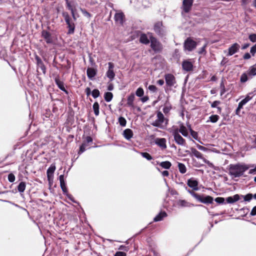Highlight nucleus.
Instances as JSON below:
<instances>
[{
  "label": "nucleus",
  "mask_w": 256,
  "mask_h": 256,
  "mask_svg": "<svg viewBox=\"0 0 256 256\" xmlns=\"http://www.w3.org/2000/svg\"><path fill=\"white\" fill-rule=\"evenodd\" d=\"M56 166L54 164H52L48 168L46 171L47 178L48 180H50V178L53 176V174L56 170Z\"/></svg>",
  "instance_id": "4be33fe9"
},
{
  "label": "nucleus",
  "mask_w": 256,
  "mask_h": 256,
  "mask_svg": "<svg viewBox=\"0 0 256 256\" xmlns=\"http://www.w3.org/2000/svg\"><path fill=\"white\" fill-rule=\"evenodd\" d=\"M182 68L186 72H190L193 70V64L190 60H184L182 62Z\"/></svg>",
  "instance_id": "ddd939ff"
},
{
  "label": "nucleus",
  "mask_w": 256,
  "mask_h": 256,
  "mask_svg": "<svg viewBox=\"0 0 256 256\" xmlns=\"http://www.w3.org/2000/svg\"><path fill=\"white\" fill-rule=\"evenodd\" d=\"M62 16L64 18L66 24L68 26V31L67 34H72L74 32L75 24L72 18L70 17L68 14L66 12L62 13Z\"/></svg>",
  "instance_id": "20e7f679"
},
{
  "label": "nucleus",
  "mask_w": 256,
  "mask_h": 256,
  "mask_svg": "<svg viewBox=\"0 0 256 256\" xmlns=\"http://www.w3.org/2000/svg\"><path fill=\"white\" fill-rule=\"evenodd\" d=\"M250 174H256V166H254V168H252L249 171Z\"/></svg>",
  "instance_id": "774afa93"
},
{
  "label": "nucleus",
  "mask_w": 256,
  "mask_h": 256,
  "mask_svg": "<svg viewBox=\"0 0 256 256\" xmlns=\"http://www.w3.org/2000/svg\"><path fill=\"white\" fill-rule=\"evenodd\" d=\"M253 94L252 92H250L248 94L246 98L242 100V101L246 104L247 102H248L250 100H251L253 97Z\"/></svg>",
  "instance_id": "4c0bfd02"
},
{
  "label": "nucleus",
  "mask_w": 256,
  "mask_h": 256,
  "mask_svg": "<svg viewBox=\"0 0 256 256\" xmlns=\"http://www.w3.org/2000/svg\"><path fill=\"white\" fill-rule=\"evenodd\" d=\"M194 0H183L182 4V10L186 12H189L191 9L193 4Z\"/></svg>",
  "instance_id": "9b49d317"
},
{
  "label": "nucleus",
  "mask_w": 256,
  "mask_h": 256,
  "mask_svg": "<svg viewBox=\"0 0 256 256\" xmlns=\"http://www.w3.org/2000/svg\"><path fill=\"white\" fill-rule=\"evenodd\" d=\"M150 34V48L155 53L160 52L162 50V44L157 40L156 38L153 36L152 34Z\"/></svg>",
  "instance_id": "39448f33"
},
{
  "label": "nucleus",
  "mask_w": 256,
  "mask_h": 256,
  "mask_svg": "<svg viewBox=\"0 0 256 256\" xmlns=\"http://www.w3.org/2000/svg\"><path fill=\"white\" fill-rule=\"evenodd\" d=\"M178 170H179L181 174H184L186 173V168L185 165L182 163H180V162L178 163Z\"/></svg>",
  "instance_id": "473e14b6"
},
{
  "label": "nucleus",
  "mask_w": 256,
  "mask_h": 256,
  "mask_svg": "<svg viewBox=\"0 0 256 256\" xmlns=\"http://www.w3.org/2000/svg\"><path fill=\"white\" fill-rule=\"evenodd\" d=\"M220 101H218V100H215L214 101V102H212L211 104V106L212 108H216L220 112L221 110V108L220 107H218V104H220Z\"/></svg>",
  "instance_id": "a18cd8bd"
},
{
  "label": "nucleus",
  "mask_w": 256,
  "mask_h": 256,
  "mask_svg": "<svg viewBox=\"0 0 256 256\" xmlns=\"http://www.w3.org/2000/svg\"><path fill=\"white\" fill-rule=\"evenodd\" d=\"M124 16L122 12H118L114 15V18L116 23L122 24L124 22Z\"/></svg>",
  "instance_id": "a211bd4d"
},
{
  "label": "nucleus",
  "mask_w": 256,
  "mask_h": 256,
  "mask_svg": "<svg viewBox=\"0 0 256 256\" xmlns=\"http://www.w3.org/2000/svg\"><path fill=\"white\" fill-rule=\"evenodd\" d=\"M177 206L178 207H190L192 206H193V204H190L185 200H180L177 202Z\"/></svg>",
  "instance_id": "bb28decb"
},
{
  "label": "nucleus",
  "mask_w": 256,
  "mask_h": 256,
  "mask_svg": "<svg viewBox=\"0 0 256 256\" xmlns=\"http://www.w3.org/2000/svg\"><path fill=\"white\" fill-rule=\"evenodd\" d=\"M240 199V196L236 194L233 196L228 197L226 199L227 203L232 204L236 202L239 200Z\"/></svg>",
  "instance_id": "393cba45"
},
{
  "label": "nucleus",
  "mask_w": 256,
  "mask_h": 256,
  "mask_svg": "<svg viewBox=\"0 0 256 256\" xmlns=\"http://www.w3.org/2000/svg\"><path fill=\"white\" fill-rule=\"evenodd\" d=\"M8 180L10 182H13L15 180V176L12 174H10L8 175Z\"/></svg>",
  "instance_id": "864d4df0"
},
{
  "label": "nucleus",
  "mask_w": 256,
  "mask_h": 256,
  "mask_svg": "<svg viewBox=\"0 0 256 256\" xmlns=\"http://www.w3.org/2000/svg\"><path fill=\"white\" fill-rule=\"evenodd\" d=\"M35 59L36 60V64L38 68H40L42 71V72L44 74L46 73V68L42 60L38 56H35Z\"/></svg>",
  "instance_id": "f3484780"
},
{
  "label": "nucleus",
  "mask_w": 256,
  "mask_h": 256,
  "mask_svg": "<svg viewBox=\"0 0 256 256\" xmlns=\"http://www.w3.org/2000/svg\"><path fill=\"white\" fill-rule=\"evenodd\" d=\"M144 93L143 89L141 88H139L136 90V94L138 97H141L144 95Z\"/></svg>",
  "instance_id": "de8ad7c7"
},
{
  "label": "nucleus",
  "mask_w": 256,
  "mask_h": 256,
  "mask_svg": "<svg viewBox=\"0 0 256 256\" xmlns=\"http://www.w3.org/2000/svg\"><path fill=\"white\" fill-rule=\"evenodd\" d=\"M138 33L140 34V38L139 41L141 44H148L150 42V34H148L149 36H148V34L142 33L138 31Z\"/></svg>",
  "instance_id": "2eb2a0df"
},
{
  "label": "nucleus",
  "mask_w": 256,
  "mask_h": 256,
  "mask_svg": "<svg viewBox=\"0 0 256 256\" xmlns=\"http://www.w3.org/2000/svg\"><path fill=\"white\" fill-rule=\"evenodd\" d=\"M59 180L60 182V186L62 189L64 188H66V184L64 180V174H61L59 176Z\"/></svg>",
  "instance_id": "72a5a7b5"
},
{
  "label": "nucleus",
  "mask_w": 256,
  "mask_h": 256,
  "mask_svg": "<svg viewBox=\"0 0 256 256\" xmlns=\"http://www.w3.org/2000/svg\"><path fill=\"white\" fill-rule=\"evenodd\" d=\"M198 184V181L194 178L188 179L187 182L188 186L192 189V191L198 190H199Z\"/></svg>",
  "instance_id": "4468645a"
},
{
  "label": "nucleus",
  "mask_w": 256,
  "mask_h": 256,
  "mask_svg": "<svg viewBox=\"0 0 256 256\" xmlns=\"http://www.w3.org/2000/svg\"><path fill=\"white\" fill-rule=\"evenodd\" d=\"M172 108V106L170 104L166 103L163 108V112L165 114H168Z\"/></svg>",
  "instance_id": "e433bc0d"
},
{
  "label": "nucleus",
  "mask_w": 256,
  "mask_h": 256,
  "mask_svg": "<svg viewBox=\"0 0 256 256\" xmlns=\"http://www.w3.org/2000/svg\"><path fill=\"white\" fill-rule=\"evenodd\" d=\"M86 74L88 77L90 79L92 80L96 76V71L93 68H88L87 69Z\"/></svg>",
  "instance_id": "b1692460"
},
{
  "label": "nucleus",
  "mask_w": 256,
  "mask_h": 256,
  "mask_svg": "<svg viewBox=\"0 0 256 256\" xmlns=\"http://www.w3.org/2000/svg\"><path fill=\"white\" fill-rule=\"evenodd\" d=\"M215 201L219 204H222L224 203V198L222 197H218L215 198Z\"/></svg>",
  "instance_id": "3c124183"
},
{
  "label": "nucleus",
  "mask_w": 256,
  "mask_h": 256,
  "mask_svg": "<svg viewBox=\"0 0 256 256\" xmlns=\"http://www.w3.org/2000/svg\"><path fill=\"white\" fill-rule=\"evenodd\" d=\"M190 155L191 156H194L202 160L205 164H206L210 168H213L214 166V164L211 162L204 158L202 154L195 148H190Z\"/></svg>",
  "instance_id": "423d86ee"
},
{
  "label": "nucleus",
  "mask_w": 256,
  "mask_h": 256,
  "mask_svg": "<svg viewBox=\"0 0 256 256\" xmlns=\"http://www.w3.org/2000/svg\"><path fill=\"white\" fill-rule=\"evenodd\" d=\"M122 136L126 140H130L133 137L134 133L131 129L126 128L123 131Z\"/></svg>",
  "instance_id": "6ab92c4d"
},
{
  "label": "nucleus",
  "mask_w": 256,
  "mask_h": 256,
  "mask_svg": "<svg viewBox=\"0 0 256 256\" xmlns=\"http://www.w3.org/2000/svg\"><path fill=\"white\" fill-rule=\"evenodd\" d=\"M228 60L227 58H223L222 60L220 62V65L223 66H224L228 62Z\"/></svg>",
  "instance_id": "bf43d9fd"
},
{
  "label": "nucleus",
  "mask_w": 256,
  "mask_h": 256,
  "mask_svg": "<svg viewBox=\"0 0 256 256\" xmlns=\"http://www.w3.org/2000/svg\"><path fill=\"white\" fill-rule=\"evenodd\" d=\"M156 118L150 122V124L154 127L164 128L168 124V120L164 118L162 113L158 111L156 113Z\"/></svg>",
  "instance_id": "f03ea898"
},
{
  "label": "nucleus",
  "mask_w": 256,
  "mask_h": 256,
  "mask_svg": "<svg viewBox=\"0 0 256 256\" xmlns=\"http://www.w3.org/2000/svg\"><path fill=\"white\" fill-rule=\"evenodd\" d=\"M250 57H251V56H250V54L248 52L246 53L243 56V58L244 60H248L250 58Z\"/></svg>",
  "instance_id": "69168bd1"
},
{
  "label": "nucleus",
  "mask_w": 256,
  "mask_h": 256,
  "mask_svg": "<svg viewBox=\"0 0 256 256\" xmlns=\"http://www.w3.org/2000/svg\"><path fill=\"white\" fill-rule=\"evenodd\" d=\"M166 140L164 138H158L156 140V144L162 150L166 148Z\"/></svg>",
  "instance_id": "aec40b11"
},
{
  "label": "nucleus",
  "mask_w": 256,
  "mask_h": 256,
  "mask_svg": "<svg viewBox=\"0 0 256 256\" xmlns=\"http://www.w3.org/2000/svg\"><path fill=\"white\" fill-rule=\"evenodd\" d=\"M196 42L192 40L190 38H188L184 42V47L185 50L188 52L193 50L196 46Z\"/></svg>",
  "instance_id": "1a4fd4ad"
},
{
  "label": "nucleus",
  "mask_w": 256,
  "mask_h": 256,
  "mask_svg": "<svg viewBox=\"0 0 256 256\" xmlns=\"http://www.w3.org/2000/svg\"><path fill=\"white\" fill-rule=\"evenodd\" d=\"M108 70H114V64L111 62H110L108 63Z\"/></svg>",
  "instance_id": "0e129e2a"
},
{
  "label": "nucleus",
  "mask_w": 256,
  "mask_h": 256,
  "mask_svg": "<svg viewBox=\"0 0 256 256\" xmlns=\"http://www.w3.org/2000/svg\"><path fill=\"white\" fill-rule=\"evenodd\" d=\"M248 38L252 42H256V34H252L249 35Z\"/></svg>",
  "instance_id": "8fccbe9b"
},
{
  "label": "nucleus",
  "mask_w": 256,
  "mask_h": 256,
  "mask_svg": "<svg viewBox=\"0 0 256 256\" xmlns=\"http://www.w3.org/2000/svg\"><path fill=\"white\" fill-rule=\"evenodd\" d=\"M88 146V144H86V142H84L80 146V150H79V152H78V154H82V152H84L86 150V147Z\"/></svg>",
  "instance_id": "c03bdc74"
},
{
  "label": "nucleus",
  "mask_w": 256,
  "mask_h": 256,
  "mask_svg": "<svg viewBox=\"0 0 256 256\" xmlns=\"http://www.w3.org/2000/svg\"><path fill=\"white\" fill-rule=\"evenodd\" d=\"M164 78L166 84L168 86H173L176 84V78L172 74H166L164 76Z\"/></svg>",
  "instance_id": "f8f14e48"
},
{
  "label": "nucleus",
  "mask_w": 256,
  "mask_h": 256,
  "mask_svg": "<svg viewBox=\"0 0 256 256\" xmlns=\"http://www.w3.org/2000/svg\"><path fill=\"white\" fill-rule=\"evenodd\" d=\"M154 30L157 34L160 36H163L166 34V28L162 25V23L161 22H158L154 24Z\"/></svg>",
  "instance_id": "0eeeda50"
},
{
  "label": "nucleus",
  "mask_w": 256,
  "mask_h": 256,
  "mask_svg": "<svg viewBox=\"0 0 256 256\" xmlns=\"http://www.w3.org/2000/svg\"><path fill=\"white\" fill-rule=\"evenodd\" d=\"M250 52L252 56L254 55L256 52V44L250 48Z\"/></svg>",
  "instance_id": "6e6d98bb"
},
{
  "label": "nucleus",
  "mask_w": 256,
  "mask_h": 256,
  "mask_svg": "<svg viewBox=\"0 0 256 256\" xmlns=\"http://www.w3.org/2000/svg\"><path fill=\"white\" fill-rule=\"evenodd\" d=\"M148 90H149L150 91H151V92H156V90H157V88H156V87L155 86H154V85H150V86H148Z\"/></svg>",
  "instance_id": "5fc2aeb1"
},
{
  "label": "nucleus",
  "mask_w": 256,
  "mask_h": 256,
  "mask_svg": "<svg viewBox=\"0 0 256 256\" xmlns=\"http://www.w3.org/2000/svg\"><path fill=\"white\" fill-rule=\"evenodd\" d=\"M140 154L143 158L148 160H152V157L148 152H141Z\"/></svg>",
  "instance_id": "79ce46f5"
},
{
  "label": "nucleus",
  "mask_w": 256,
  "mask_h": 256,
  "mask_svg": "<svg viewBox=\"0 0 256 256\" xmlns=\"http://www.w3.org/2000/svg\"><path fill=\"white\" fill-rule=\"evenodd\" d=\"M113 98V94L111 92H106L104 94V98L106 102H110Z\"/></svg>",
  "instance_id": "2f4dec72"
},
{
  "label": "nucleus",
  "mask_w": 256,
  "mask_h": 256,
  "mask_svg": "<svg viewBox=\"0 0 256 256\" xmlns=\"http://www.w3.org/2000/svg\"><path fill=\"white\" fill-rule=\"evenodd\" d=\"M160 166L164 168L169 169L172 166V164L169 161H164L161 162L160 164Z\"/></svg>",
  "instance_id": "c756f323"
},
{
  "label": "nucleus",
  "mask_w": 256,
  "mask_h": 256,
  "mask_svg": "<svg viewBox=\"0 0 256 256\" xmlns=\"http://www.w3.org/2000/svg\"><path fill=\"white\" fill-rule=\"evenodd\" d=\"M100 92L98 90L94 89L92 92V95L94 98H97L100 96Z\"/></svg>",
  "instance_id": "49530a36"
},
{
  "label": "nucleus",
  "mask_w": 256,
  "mask_h": 256,
  "mask_svg": "<svg viewBox=\"0 0 256 256\" xmlns=\"http://www.w3.org/2000/svg\"><path fill=\"white\" fill-rule=\"evenodd\" d=\"M135 98V96L134 94H131L130 96H128L127 98V105L130 107H134V101Z\"/></svg>",
  "instance_id": "cd10ccee"
},
{
  "label": "nucleus",
  "mask_w": 256,
  "mask_h": 256,
  "mask_svg": "<svg viewBox=\"0 0 256 256\" xmlns=\"http://www.w3.org/2000/svg\"><path fill=\"white\" fill-rule=\"evenodd\" d=\"M118 122L122 126H125L126 124V120L124 118L120 116L118 118Z\"/></svg>",
  "instance_id": "a19ab883"
},
{
  "label": "nucleus",
  "mask_w": 256,
  "mask_h": 256,
  "mask_svg": "<svg viewBox=\"0 0 256 256\" xmlns=\"http://www.w3.org/2000/svg\"><path fill=\"white\" fill-rule=\"evenodd\" d=\"M172 136H174V140L176 144L181 146H186V140L178 132V129L174 130L172 132Z\"/></svg>",
  "instance_id": "6e6552de"
},
{
  "label": "nucleus",
  "mask_w": 256,
  "mask_h": 256,
  "mask_svg": "<svg viewBox=\"0 0 256 256\" xmlns=\"http://www.w3.org/2000/svg\"><path fill=\"white\" fill-rule=\"evenodd\" d=\"M106 76L110 79V81H112L115 76V74L114 70H108L106 73Z\"/></svg>",
  "instance_id": "f704fd0d"
},
{
  "label": "nucleus",
  "mask_w": 256,
  "mask_h": 256,
  "mask_svg": "<svg viewBox=\"0 0 256 256\" xmlns=\"http://www.w3.org/2000/svg\"><path fill=\"white\" fill-rule=\"evenodd\" d=\"M54 81H55V82H56V84L57 85L58 87L60 90L64 92L66 94H68V91L66 90V88H64V82L60 80L58 77H56L54 78Z\"/></svg>",
  "instance_id": "412c9836"
},
{
  "label": "nucleus",
  "mask_w": 256,
  "mask_h": 256,
  "mask_svg": "<svg viewBox=\"0 0 256 256\" xmlns=\"http://www.w3.org/2000/svg\"><path fill=\"white\" fill-rule=\"evenodd\" d=\"M92 142V139L90 136H86V140L84 142H86V144H88L90 142Z\"/></svg>",
  "instance_id": "052dcab7"
},
{
  "label": "nucleus",
  "mask_w": 256,
  "mask_h": 256,
  "mask_svg": "<svg viewBox=\"0 0 256 256\" xmlns=\"http://www.w3.org/2000/svg\"><path fill=\"white\" fill-rule=\"evenodd\" d=\"M241 197L244 198V200L246 202H250L253 198V194H248L246 196H241Z\"/></svg>",
  "instance_id": "58836bf2"
},
{
  "label": "nucleus",
  "mask_w": 256,
  "mask_h": 256,
  "mask_svg": "<svg viewBox=\"0 0 256 256\" xmlns=\"http://www.w3.org/2000/svg\"><path fill=\"white\" fill-rule=\"evenodd\" d=\"M66 4H67V8H68V9L70 10L71 12L72 11H74V9L72 8L70 4L68 2V0H66Z\"/></svg>",
  "instance_id": "e2e57ef3"
},
{
  "label": "nucleus",
  "mask_w": 256,
  "mask_h": 256,
  "mask_svg": "<svg viewBox=\"0 0 256 256\" xmlns=\"http://www.w3.org/2000/svg\"><path fill=\"white\" fill-rule=\"evenodd\" d=\"M99 104L98 102H95L92 108L94 111V113L96 116H98L99 114Z\"/></svg>",
  "instance_id": "c9c22d12"
},
{
  "label": "nucleus",
  "mask_w": 256,
  "mask_h": 256,
  "mask_svg": "<svg viewBox=\"0 0 256 256\" xmlns=\"http://www.w3.org/2000/svg\"><path fill=\"white\" fill-rule=\"evenodd\" d=\"M178 132H180L183 136L187 137L188 136V132L186 128L182 124L180 126L179 130H178Z\"/></svg>",
  "instance_id": "c85d7f7f"
},
{
  "label": "nucleus",
  "mask_w": 256,
  "mask_h": 256,
  "mask_svg": "<svg viewBox=\"0 0 256 256\" xmlns=\"http://www.w3.org/2000/svg\"><path fill=\"white\" fill-rule=\"evenodd\" d=\"M120 250H122L124 251L128 252L129 250L128 246H120L118 248Z\"/></svg>",
  "instance_id": "680f3d73"
},
{
  "label": "nucleus",
  "mask_w": 256,
  "mask_h": 256,
  "mask_svg": "<svg viewBox=\"0 0 256 256\" xmlns=\"http://www.w3.org/2000/svg\"><path fill=\"white\" fill-rule=\"evenodd\" d=\"M250 215L252 216H256V206H254L252 210L250 213Z\"/></svg>",
  "instance_id": "13d9d810"
},
{
  "label": "nucleus",
  "mask_w": 256,
  "mask_h": 256,
  "mask_svg": "<svg viewBox=\"0 0 256 256\" xmlns=\"http://www.w3.org/2000/svg\"><path fill=\"white\" fill-rule=\"evenodd\" d=\"M26 187V183L24 182H21L18 186V190L20 192H23Z\"/></svg>",
  "instance_id": "7c9ffc66"
},
{
  "label": "nucleus",
  "mask_w": 256,
  "mask_h": 256,
  "mask_svg": "<svg viewBox=\"0 0 256 256\" xmlns=\"http://www.w3.org/2000/svg\"><path fill=\"white\" fill-rule=\"evenodd\" d=\"M80 11L84 16L86 18H90L92 16L91 14L88 12L86 10L80 8Z\"/></svg>",
  "instance_id": "09e8293b"
},
{
  "label": "nucleus",
  "mask_w": 256,
  "mask_h": 256,
  "mask_svg": "<svg viewBox=\"0 0 256 256\" xmlns=\"http://www.w3.org/2000/svg\"><path fill=\"white\" fill-rule=\"evenodd\" d=\"M114 256H126V254L124 252H116Z\"/></svg>",
  "instance_id": "4d7b16f0"
},
{
  "label": "nucleus",
  "mask_w": 256,
  "mask_h": 256,
  "mask_svg": "<svg viewBox=\"0 0 256 256\" xmlns=\"http://www.w3.org/2000/svg\"><path fill=\"white\" fill-rule=\"evenodd\" d=\"M85 92L88 96L92 94V92L90 88H86L85 90Z\"/></svg>",
  "instance_id": "338daca9"
},
{
  "label": "nucleus",
  "mask_w": 256,
  "mask_h": 256,
  "mask_svg": "<svg viewBox=\"0 0 256 256\" xmlns=\"http://www.w3.org/2000/svg\"><path fill=\"white\" fill-rule=\"evenodd\" d=\"M248 74L250 78H252L256 75V64L251 66L248 70Z\"/></svg>",
  "instance_id": "a878e982"
},
{
  "label": "nucleus",
  "mask_w": 256,
  "mask_h": 256,
  "mask_svg": "<svg viewBox=\"0 0 256 256\" xmlns=\"http://www.w3.org/2000/svg\"><path fill=\"white\" fill-rule=\"evenodd\" d=\"M219 118L220 117L218 115H212L209 117V120L212 123H215L218 122V120H219Z\"/></svg>",
  "instance_id": "ea45409f"
},
{
  "label": "nucleus",
  "mask_w": 256,
  "mask_h": 256,
  "mask_svg": "<svg viewBox=\"0 0 256 256\" xmlns=\"http://www.w3.org/2000/svg\"><path fill=\"white\" fill-rule=\"evenodd\" d=\"M168 216L167 214L164 211H161L158 214H157L154 218V222H160L164 218Z\"/></svg>",
  "instance_id": "5701e85b"
},
{
  "label": "nucleus",
  "mask_w": 256,
  "mask_h": 256,
  "mask_svg": "<svg viewBox=\"0 0 256 256\" xmlns=\"http://www.w3.org/2000/svg\"><path fill=\"white\" fill-rule=\"evenodd\" d=\"M248 74L247 73H244L240 76V82H245L248 80Z\"/></svg>",
  "instance_id": "37998d69"
},
{
  "label": "nucleus",
  "mask_w": 256,
  "mask_h": 256,
  "mask_svg": "<svg viewBox=\"0 0 256 256\" xmlns=\"http://www.w3.org/2000/svg\"><path fill=\"white\" fill-rule=\"evenodd\" d=\"M186 190L190 193L193 197H194L197 200L205 204H212L213 202L214 199L213 198L209 196H200L196 193H195L194 191L191 190L189 188H188L184 184Z\"/></svg>",
  "instance_id": "7ed1b4c3"
},
{
  "label": "nucleus",
  "mask_w": 256,
  "mask_h": 256,
  "mask_svg": "<svg viewBox=\"0 0 256 256\" xmlns=\"http://www.w3.org/2000/svg\"><path fill=\"white\" fill-rule=\"evenodd\" d=\"M190 134L191 136L196 140L198 138V133L193 130L190 127Z\"/></svg>",
  "instance_id": "603ef678"
},
{
  "label": "nucleus",
  "mask_w": 256,
  "mask_h": 256,
  "mask_svg": "<svg viewBox=\"0 0 256 256\" xmlns=\"http://www.w3.org/2000/svg\"><path fill=\"white\" fill-rule=\"evenodd\" d=\"M42 36L48 44H52L54 43V37L51 33L46 30H42Z\"/></svg>",
  "instance_id": "9d476101"
},
{
  "label": "nucleus",
  "mask_w": 256,
  "mask_h": 256,
  "mask_svg": "<svg viewBox=\"0 0 256 256\" xmlns=\"http://www.w3.org/2000/svg\"><path fill=\"white\" fill-rule=\"evenodd\" d=\"M229 166V174L232 178H239L242 176L250 168L253 167L254 165L248 166L244 164H231Z\"/></svg>",
  "instance_id": "f257e3e1"
},
{
  "label": "nucleus",
  "mask_w": 256,
  "mask_h": 256,
  "mask_svg": "<svg viewBox=\"0 0 256 256\" xmlns=\"http://www.w3.org/2000/svg\"><path fill=\"white\" fill-rule=\"evenodd\" d=\"M240 48V45L237 43L234 44L228 48V56H230L237 52Z\"/></svg>",
  "instance_id": "dca6fc26"
}]
</instances>
